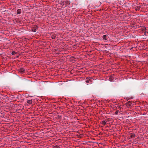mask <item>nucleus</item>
<instances>
[{
  "label": "nucleus",
  "instance_id": "1",
  "mask_svg": "<svg viewBox=\"0 0 148 148\" xmlns=\"http://www.w3.org/2000/svg\"><path fill=\"white\" fill-rule=\"evenodd\" d=\"M38 28V26L36 25H34L32 27L31 30L33 32H36Z\"/></svg>",
  "mask_w": 148,
  "mask_h": 148
},
{
  "label": "nucleus",
  "instance_id": "2",
  "mask_svg": "<svg viewBox=\"0 0 148 148\" xmlns=\"http://www.w3.org/2000/svg\"><path fill=\"white\" fill-rule=\"evenodd\" d=\"M65 6L64 7H66L68 5H69L70 4V2L68 0H66L64 1Z\"/></svg>",
  "mask_w": 148,
  "mask_h": 148
},
{
  "label": "nucleus",
  "instance_id": "3",
  "mask_svg": "<svg viewBox=\"0 0 148 148\" xmlns=\"http://www.w3.org/2000/svg\"><path fill=\"white\" fill-rule=\"evenodd\" d=\"M19 72L22 74L25 72V69L23 68H21L19 69Z\"/></svg>",
  "mask_w": 148,
  "mask_h": 148
},
{
  "label": "nucleus",
  "instance_id": "4",
  "mask_svg": "<svg viewBox=\"0 0 148 148\" xmlns=\"http://www.w3.org/2000/svg\"><path fill=\"white\" fill-rule=\"evenodd\" d=\"M135 136L134 133H130V137L132 138H134Z\"/></svg>",
  "mask_w": 148,
  "mask_h": 148
},
{
  "label": "nucleus",
  "instance_id": "5",
  "mask_svg": "<svg viewBox=\"0 0 148 148\" xmlns=\"http://www.w3.org/2000/svg\"><path fill=\"white\" fill-rule=\"evenodd\" d=\"M102 38L103 40H107L108 38V37L106 35H105L103 36Z\"/></svg>",
  "mask_w": 148,
  "mask_h": 148
},
{
  "label": "nucleus",
  "instance_id": "6",
  "mask_svg": "<svg viewBox=\"0 0 148 148\" xmlns=\"http://www.w3.org/2000/svg\"><path fill=\"white\" fill-rule=\"evenodd\" d=\"M56 36V35L54 34H52L51 35V37L52 39H55Z\"/></svg>",
  "mask_w": 148,
  "mask_h": 148
},
{
  "label": "nucleus",
  "instance_id": "7",
  "mask_svg": "<svg viewBox=\"0 0 148 148\" xmlns=\"http://www.w3.org/2000/svg\"><path fill=\"white\" fill-rule=\"evenodd\" d=\"M17 13L18 14H20L21 12V9H18L16 11Z\"/></svg>",
  "mask_w": 148,
  "mask_h": 148
},
{
  "label": "nucleus",
  "instance_id": "8",
  "mask_svg": "<svg viewBox=\"0 0 148 148\" xmlns=\"http://www.w3.org/2000/svg\"><path fill=\"white\" fill-rule=\"evenodd\" d=\"M125 105L126 106L127 108H129L130 107V101H128L126 103Z\"/></svg>",
  "mask_w": 148,
  "mask_h": 148
},
{
  "label": "nucleus",
  "instance_id": "9",
  "mask_svg": "<svg viewBox=\"0 0 148 148\" xmlns=\"http://www.w3.org/2000/svg\"><path fill=\"white\" fill-rule=\"evenodd\" d=\"M27 102L29 104H31L32 102V100L31 99V100H27Z\"/></svg>",
  "mask_w": 148,
  "mask_h": 148
},
{
  "label": "nucleus",
  "instance_id": "10",
  "mask_svg": "<svg viewBox=\"0 0 148 148\" xmlns=\"http://www.w3.org/2000/svg\"><path fill=\"white\" fill-rule=\"evenodd\" d=\"M106 123V122L105 121H103L101 122V124L103 125H105Z\"/></svg>",
  "mask_w": 148,
  "mask_h": 148
},
{
  "label": "nucleus",
  "instance_id": "11",
  "mask_svg": "<svg viewBox=\"0 0 148 148\" xmlns=\"http://www.w3.org/2000/svg\"><path fill=\"white\" fill-rule=\"evenodd\" d=\"M60 4L62 5V6H65V3H64V1H60Z\"/></svg>",
  "mask_w": 148,
  "mask_h": 148
},
{
  "label": "nucleus",
  "instance_id": "12",
  "mask_svg": "<svg viewBox=\"0 0 148 148\" xmlns=\"http://www.w3.org/2000/svg\"><path fill=\"white\" fill-rule=\"evenodd\" d=\"M130 37L131 38H135L136 37V35H135L134 34H133V35L132 34L131 35H130Z\"/></svg>",
  "mask_w": 148,
  "mask_h": 148
},
{
  "label": "nucleus",
  "instance_id": "13",
  "mask_svg": "<svg viewBox=\"0 0 148 148\" xmlns=\"http://www.w3.org/2000/svg\"><path fill=\"white\" fill-rule=\"evenodd\" d=\"M53 148H60V147L58 145H55L53 146Z\"/></svg>",
  "mask_w": 148,
  "mask_h": 148
},
{
  "label": "nucleus",
  "instance_id": "14",
  "mask_svg": "<svg viewBox=\"0 0 148 148\" xmlns=\"http://www.w3.org/2000/svg\"><path fill=\"white\" fill-rule=\"evenodd\" d=\"M17 53L15 51H13L12 52V53H11V54L12 55H14L16 54Z\"/></svg>",
  "mask_w": 148,
  "mask_h": 148
},
{
  "label": "nucleus",
  "instance_id": "15",
  "mask_svg": "<svg viewBox=\"0 0 148 148\" xmlns=\"http://www.w3.org/2000/svg\"><path fill=\"white\" fill-rule=\"evenodd\" d=\"M58 118L59 119H61V116L58 115L57 116Z\"/></svg>",
  "mask_w": 148,
  "mask_h": 148
},
{
  "label": "nucleus",
  "instance_id": "16",
  "mask_svg": "<svg viewBox=\"0 0 148 148\" xmlns=\"http://www.w3.org/2000/svg\"><path fill=\"white\" fill-rule=\"evenodd\" d=\"M118 113H119V111L118 110H117L115 112V114L116 115H117L118 114Z\"/></svg>",
  "mask_w": 148,
  "mask_h": 148
},
{
  "label": "nucleus",
  "instance_id": "17",
  "mask_svg": "<svg viewBox=\"0 0 148 148\" xmlns=\"http://www.w3.org/2000/svg\"><path fill=\"white\" fill-rule=\"evenodd\" d=\"M130 2H131V4H132V5H131L132 6H134L135 5H134V4H133V1H130Z\"/></svg>",
  "mask_w": 148,
  "mask_h": 148
},
{
  "label": "nucleus",
  "instance_id": "18",
  "mask_svg": "<svg viewBox=\"0 0 148 148\" xmlns=\"http://www.w3.org/2000/svg\"><path fill=\"white\" fill-rule=\"evenodd\" d=\"M86 82H87V83H88V82H89V81L88 80H86Z\"/></svg>",
  "mask_w": 148,
  "mask_h": 148
},
{
  "label": "nucleus",
  "instance_id": "19",
  "mask_svg": "<svg viewBox=\"0 0 148 148\" xmlns=\"http://www.w3.org/2000/svg\"><path fill=\"white\" fill-rule=\"evenodd\" d=\"M133 98L132 97H130V99H133Z\"/></svg>",
  "mask_w": 148,
  "mask_h": 148
},
{
  "label": "nucleus",
  "instance_id": "20",
  "mask_svg": "<svg viewBox=\"0 0 148 148\" xmlns=\"http://www.w3.org/2000/svg\"><path fill=\"white\" fill-rule=\"evenodd\" d=\"M60 54V53H57V54Z\"/></svg>",
  "mask_w": 148,
  "mask_h": 148
},
{
  "label": "nucleus",
  "instance_id": "21",
  "mask_svg": "<svg viewBox=\"0 0 148 148\" xmlns=\"http://www.w3.org/2000/svg\"><path fill=\"white\" fill-rule=\"evenodd\" d=\"M129 99V98H127V97L126 98V99H127L128 100Z\"/></svg>",
  "mask_w": 148,
  "mask_h": 148
},
{
  "label": "nucleus",
  "instance_id": "22",
  "mask_svg": "<svg viewBox=\"0 0 148 148\" xmlns=\"http://www.w3.org/2000/svg\"><path fill=\"white\" fill-rule=\"evenodd\" d=\"M130 104L131 103V101H130ZM130 106H131V104H130Z\"/></svg>",
  "mask_w": 148,
  "mask_h": 148
},
{
  "label": "nucleus",
  "instance_id": "23",
  "mask_svg": "<svg viewBox=\"0 0 148 148\" xmlns=\"http://www.w3.org/2000/svg\"><path fill=\"white\" fill-rule=\"evenodd\" d=\"M147 33L148 34V31L147 32Z\"/></svg>",
  "mask_w": 148,
  "mask_h": 148
},
{
  "label": "nucleus",
  "instance_id": "24",
  "mask_svg": "<svg viewBox=\"0 0 148 148\" xmlns=\"http://www.w3.org/2000/svg\"><path fill=\"white\" fill-rule=\"evenodd\" d=\"M74 58V57H72V58Z\"/></svg>",
  "mask_w": 148,
  "mask_h": 148
}]
</instances>
